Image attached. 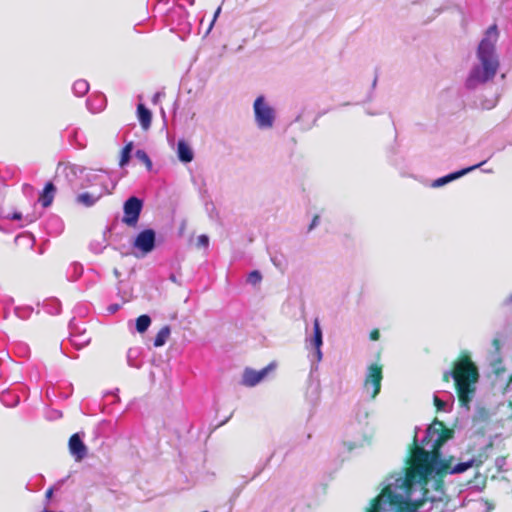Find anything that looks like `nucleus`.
Here are the masks:
<instances>
[{
	"label": "nucleus",
	"instance_id": "obj_1",
	"mask_svg": "<svg viewBox=\"0 0 512 512\" xmlns=\"http://www.w3.org/2000/svg\"><path fill=\"white\" fill-rule=\"evenodd\" d=\"M452 437V431L435 420L427 429L422 444L432 449L427 451L418 445L414 437V449L407 467L387 476L380 484L379 494L371 500L368 512H419L426 501L434 502L427 484L430 479L446 474H461L471 467H479L483 460L470 458L454 464V457H442L440 447Z\"/></svg>",
	"mask_w": 512,
	"mask_h": 512
},
{
	"label": "nucleus",
	"instance_id": "obj_2",
	"mask_svg": "<svg viewBox=\"0 0 512 512\" xmlns=\"http://www.w3.org/2000/svg\"><path fill=\"white\" fill-rule=\"evenodd\" d=\"M498 40V30L496 25L490 26L477 48L478 64H475L465 81V87L474 90L478 86L492 80L500 66L499 58L496 53V43Z\"/></svg>",
	"mask_w": 512,
	"mask_h": 512
},
{
	"label": "nucleus",
	"instance_id": "obj_3",
	"mask_svg": "<svg viewBox=\"0 0 512 512\" xmlns=\"http://www.w3.org/2000/svg\"><path fill=\"white\" fill-rule=\"evenodd\" d=\"M478 378L479 373L477 367L466 353L454 363L452 370L445 371L443 374V380L445 382H449L451 379L454 381L459 402L461 406L467 410L470 409V403L475 397Z\"/></svg>",
	"mask_w": 512,
	"mask_h": 512
},
{
	"label": "nucleus",
	"instance_id": "obj_4",
	"mask_svg": "<svg viewBox=\"0 0 512 512\" xmlns=\"http://www.w3.org/2000/svg\"><path fill=\"white\" fill-rule=\"evenodd\" d=\"M253 111L255 124L260 130H269L274 126L276 111L263 95L255 99Z\"/></svg>",
	"mask_w": 512,
	"mask_h": 512
},
{
	"label": "nucleus",
	"instance_id": "obj_5",
	"mask_svg": "<svg viewBox=\"0 0 512 512\" xmlns=\"http://www.w3.org/2000/svg\"><path fill=\"white\" fill-rule=\"evenodd\" d=\"M382 379V366L378 363L370 364L366 369L363 384L364 393L370 399H375L380 393Z\"/></svg>",
	"mask_w": 512,
	"mask_h": 512
},
{
	"label": "nucleus",
	"instance_id": "obj_6",
	"mask_svg": "<svg viewBox=\"0 0 512 512\" xmlns=\"http://www.w3.org/2000/svg\"><path fill=\"white\" fill-rule=\"evenodd\" d=\"M507 335L504 333H497L491 342L487 359L489 364L496 375L504 372L501 358V348L504 346Z\"/></svg>",
	"mask_w": 512,
	"mask_h": 512
},
{
	"label": "nucleus",
	"instance_id": "obj_7",
	"mask_svg": "<svg viewBox=\"0 0 512 512\" xmlns=\"http://www.w3.org/2000/svg\"><path fill=\"white\" fill-rule=\"evenodd\" d=\"M143 209V200L136 197H129L123 204L122 222L129 227H135L139 221Z\"/></svg>",
	"mask_w": 512,
	"mask_h": 512
},
{
	"label": "nucleus",
	"instance_id": "obj_8",
	"mask_svg": "<svg viewBox=\"0 0 512 512\" xmlns=\"http://www.w3.org/2000/svg\"><path fill=\"white\" fill-rule=\"evenodd\" d=\"M132 246L140 252L141 256L151 253L156 247V232L151 228L140 231L136 235Z\"/></svg>",
	"mask_w": 512,
	"mask_h": 512
},
{
	"label": "nucleus",
	"instance_id": "obj_9",
	"mask_svg": "<svg viewBox=\"0 0 512 512\" xmlns=\"http://www.w3.org/2000/svg\"><path fill=\"white\" fill-rule=\"evenodd\" d=\"M306 342L310 344L313 351V358L316 362H320L322 360V351L321 347L323 344V334L320 326V322L318 318L314 319L313 322V335L311 337L306 338Z\"/></svg>",
	"mask_w": 512,
	"mask_h": 512
},
{
	"label": "nucleus",
	"instance_id": "obj_10",
	"mask_svg": "<svg viewBox=\"0 0 512 512\" xmlns=\"http://www.w3.org/2000/svg\"><path fill=\"white\" fill-rule=\"evenodd\" d=\"M273 364H269L267 367L256 371L252 368H245L241 384L246 387H254L258 385L269 373L270 370L273 369Z\"/></svg>",
	"mask_w": 512,
	"mask_h": 512
},
{
	"label": "nucleus",
	"instance_id": "obj_11",
	"mask_svg": "<svg viewBox=\"0 0 512 512\" xmlns=\"http://www.w3.org/2000/svg\"><path fill=\"white\" fill-rule=\"evenodd\" d=\"M116 182H112L111 188L108 185H104L102 183V189L99 193L93 192H83L77 195L76 202L85 207L93 206L104 194H110L112 190L115 188Z\"/></svg>",
	"mask_w": 512,
	"mask_h": 512
},
{
	"label": "nucleus",
	"instance_id": "obj_12",
	"mask_svg": "<svg viewBox=\"0 0 512 512\" xmlns=\"http://www.w3.org/2000/svg\"><path fill=\"white\" fill-rule=\"evenodd\" d=\"M486 161H482L478 164H475V165H472L470 167H467V168H464V169H461L459 171H456V172H453V173H450L446 176H443V177H440L436 180H434L431 184V187L433 188H439V187H442L466 174H468L469 172L481 167Z\"/></svg>",
	"mask_w": 512,
	"mask_h": 512
},
{
	"label": "nucleus",
	"instance_id": "obj_13",
	"mask_svg": "<svg viewBox=\"0 0 512 512\" xmlns=\"http://www.w3.org/2000/svg\"><path fill=\"white\" fill-rule=\"evenodd\" d=\"M69 451L76 461L83 460L87 455V447L79 433L73 434L69 439Z\"/></svg>",
	"mask_w": 512,
	"mask_h": 512
},
{
	"label": "nucleus",
	"instance_id": "obj_14",
	"mask_svg": "<svg viewBox=\"0 0 512 512\" xmlns=\"http://www.w3.org/2000/svg\"><path fill=\"white\" fill-rule=\"evenodd\" d=\"M76 329H78V324L72 320L69 324L70 338L69 341L76 349H82L86 345H88L91 341V338L86 335V331L83 330V333L76 334Z\"/></svg>",
	"mask_w": 512,
	"mask_h": 512
},
{
	"label": "nucleus",
	"instance_id": "obj_15",
	"mask_svg": "<svg viewBox=\"0 0 512 512\" xmlns=\"http://www.w3.org/2000/svg\"><path fill=\"white\" fill-rule=\"evenodd\" d=\"M177 157L182 163H190L194 159V152L185 140L177 142Z\"/></svg>",
	"mask_w": 512,
	"mask_h": 512
},
{
	"label": "nucleus",
	"instance_id": "obj_16",
	"mask_svg": "<svg viewBox=\"0 0 512 512\" xmlns=\"http://www.w3.org/2000/svg\"><path fill=\"white\" fill-rule=\"evenodd\" d=\"M137 116L140 122L141 127L144 130H147L151 126L152 121V113L151 111L142 103L137 106Z\"/></svg>",
	"mask_w": 512,
	"mask_h": 512
},
{
	"label": "nucleus",
	"instance_id": "obj_17",
	"mask_svg": "<svg viewBox=\"0 0 512 512\" xmlns=\"http://www.w3.org/2000/svg\"><path fill=\"white\" fill-rule=\"evenodd\" d=\"M56 188L52 182H48L42 194L39 197V202L44 208L49 207L52 204Z\"/></svg>",
	"mask_w": 512,
	"mask_h": 512
},
{
	"label": "nucleus",
	"instance_id": "obj_18",
	"mask_svg": "<svg viewBox=\"0 0 512 512\" xmlns=\"http://www.w3.org/2000/svg\"><path fill=\"white\" fill-rule=\"evenodd\" d=\"M0 400L6 407L12 408L19 404L20 397L18 394H15L12 391L7 390L2 392Z\"/></svg>",
	"mask_w": 512,
	"mask_h": 512
},
{
	"label": "nucleus",
	"instance_id": "obj_19",
	"mask_svg": "<svg viewBox=\"0 0 512 512\" xmlns=\"http://www.w3.org/2000/svg\"><path fill=\"white\" fill-rule=\"evenodd\" d=\"M99 172L101 174H99V173H97L96 171H93V170L88 171L85 174L86 181L88 183H90V184H97V183H99L102 186V183H103L104 185H107L105 183V181L103 180V177L105 175V177L109 178L108 173L106 171H104V170H99Z\"/></svg>",
	"mask_w": 512,
	"mask_h": 512
},
{
	"label": "nucleus",
	"instance_id": "obj_20",
	"mask_svg": "<svg viewBox=\"0 0 512 512\" xmlns=\"http://www.w3.org/2000/svg\"><path fill=\"white\" fill-rule=\"evenodd\" d=\"M72 90L75 96L83 97L89 91V83L84 79L74 82Z\"/></svg>",
	"mask_w": 512,
	"mask_h": 512
},
{
	"label": "nucleus",
	"instance_id": "obj_21",
	"mask_svg": "<svg viewBox=\"0 0 512 512\" xmlns=\"http://www.w3.org/2000/svg\"><path fill=\"white\" fill-rule=\"evenodd\" d=\"M83 273V266L80 263H72L67 270L69 281H77Z\"/></svg>",
	"mask_w": 512,
	"mask_h": 512
},
{
	"label": "nucleus",
	"instance_id": "obj_22",
	"mask_svg": "<svg viewBox=\"0 0 512 512\" xmlns=\"http://www.w3.org/2000/svg\"><path fill=\"white\" fill-rule=\"evenodd\" d=\"M43 307L47 313L52 315L59 314L61 311V303L56 298L45 300Z\"/></svg>",
	"mask_w": 512,
	"mask_h": 512
},
{
	"label": "nucleus",
	"instance_id": "obj_23",
	"mask_svg": "<svg viewBox=\"0 0 512 512\" xmlns=\"http://www.w3.org/2000/svg\"><path fill=\"white\" fill-rule=\"evenodd\" d=\"M448 398V400H442L436 394H434V404L438 411L446 412L450 410L451 404L454 402V397L449 393Z\"/></svg>",
	"mask_w": 512,
	"mask_h": 512
},
{
	"label": "nucleus",
	"instance_id": "obj_24",
	"mask_svg": "<svg viewBox=\"0 0 512 512\" xmlns=\"http://www.w3.org/2000/svg\"><path fill=\"white\" fill-rule=\"evenodd\" d=\"M170 332L171 331H170V327L169 326L162 327L159 330V332L157 333V335H156V337L154 339V346L155 347L163 346L166 343V341H167V339H168V337L170 335Z\"/></svg>",
	"mask_w": 512,
	"mask_h": 512
},
{
	"label": "nucleus",
	"instance_id": "obj_25",
	"mask_svg": "<svg viewBox=\"0 0 512 512\" xmlns=\"http://www.w3.org/2000/svg\"><path fill=\"white\" fill-rule=\"evenodd\" d=\"M151 325V318L149 315L147 314H143V315H140L137 319H136V330L139 332V333H144L148 330L149 326Z\"/></svg>",
	"mask_w": 512,
	"mask_h": 512
},
{
	"label": "nucleus",
	"instance_id": "obj_26",
	"mask_svg": "<svg viewBox=\"0 0 512 512\" xmlns=\"http://www.w3.org/2000/svg\"><path fill=\"white\" fill-rule=\"evenodd\" d=\"M133 151V142H129L124 146V148L121 151V157L119 161L120 167L126 166L130 159H131V153Z\"/></svg>",
	"mask_w": 512,
	"mask_h": 512
},
{
	"label": "nucleus",
	"instance_id": "obj_27",
	"mask_svg": "<svg viewBox=\"0 0 512 512\" xmlns=\"http://www.w3.org/2000/svg\"><path fill=\"white\" fill-rule=\"evenodd\" d=\"M64 169L66 171L67 176L73 175L78 176L79 174L82 175L84 172L87 171V169L83 166H79L76 164H65Z\"/></svg>",
	"mask_w": 512,
	"mask_h": 512
},
{
	"label": "nucleus",
	"instance_id": "obj_28",
	"mask_svg": "<svg viewBox=\"0 0 512 512\" xmlns=\"http://www.w3.org/2000/svg\"><path fill=\"white\" fill-rule=\"evenodd\" d=\"M135 157L140 162H142L148 170L152 169V161H151L150 157L148 156V154L144 150H142V149L136 150Z\"/></svg>",
	"mask_w": 512,
	"mask_h": 512
},
{
	"label": "nucleus",
	"instance_id": "obj_29",
	"mask_svg": "<svg viewBox=\"0 0 512 512\" xmlns=\"http://www.w3.org/2000/svg\"><path fill=\"white\" fill-rule=\"evenodd\" d=\"M95 101H99V102H101V103H100L97 107H94V106L92 105V100H91V99H88V100L86 101L87 108H88V109H89V111H91L92 113L100 112V111L103 109L105 99H104V97H103L102 95H100V96L96 97Z\"/></svg>",
	"mask_w": 512,
	"mask_h": 512
},
{
	"label": "nucleus",
	"instance_id": "obj_30",
	"mask_svg": "<svg viewBox=\"0 0 512 512\" xmlns=\"http://www.w3.org/2000/svg\"><path fill=\"white\" fill-rule=\"evenodd\" d=\"M262 280V275L258 270L251 271L247 276V283L256 286Z\"/></svg>",
	"mask_w": 512,
	"mask_h": 512
},
{
	"label": "nucleus",
	"instance_id": "obj_31",
	"mask_svg": "<svg viewBox=\"0 0 512 512\" xmlns=\"http://www.w3.org/2000/svg\"><path fill=\"white\" fill-rule=\"evenodd\" d=\"M32 311L33 309L29 306L15 308V314L20 319H27L31 315Z\"/></svg>",
	"mask_w": 512,
	"mask_h": 512
},
{
	"label": "nucleus",
	"instance_id": "obj_32",
	"mask_svg": "<svg viewBox=\"0 0 512 512\" xmlns=\"http://www.w3.org/2000/svg\"><path fill=\"white\" fill-rule=\"evenodd\" d=\"M138 351L137 349H129L127 353V362L128 365L134 368H139L140 364L137 363L134 359L137 357Z\"/></svg>",
	"mask_w": 512,
	"mask_h": 512
},
{
	"label": "nucleus",
	"instance_id": "obj_33",
	"mask_svg": "<svg viewBox=\"0 0 512 512\" xmlns=\"http://www.w3.org/2000/svg\"><path fill=\"white\" fill-rule=\"evenodd\" d=\"M197 246L207 248L209 246V237L205 234L198 236Z\"/></svg>",
	"mask_w": 512,
	"mask_h": 512
},
{
	"label": "nucleus",
	"instance_id": "obj_34",
	"mask_svg": "<svg viewBox=\"0 0 512 512\" xmlns=\"http://www.w3.org/2000/svg\"><path fill=\"white\" fill-rule=\"evenodd\" d=\"M495 464H496L497 468H498L500 471H502V470H503L504 465L506 464V459H505V457H498V458H496V460H495Z\"/></svg>",
	"mask_w": 512,
	"mask_h": 512
},
{
	"label": "nucleus",
	"instance_id": "obj_35",
	"mask_svg": "<svg viewBox=\"0 0 512 512\" xmlns=\"http://www.w3.org/2000/svg\"><path fill=\"white\" fill-rule=\"evenodd\" d=\"M119 309H120V305L119 304H111V305H109L107 307V311L110 314L116 313Z\"/></svg>",
	"mask_w": 512,
	"mask_h": 512
},
{
	"label": "nucleus",
	"instance_id": "obj_36",
	"mask_svg": "<svg viewBox=\"0 0 512 512\" xmlns=\"http://www.w3.org/2000/svg\"><path fill=\"white\" fill-rule=\"evenodd\" d=\"M319 222H320V217L318 215L314 216L308 230L309 231L313 230L319 224Z\"/></svg>",
	"mask_w": 512,
	"mask_h": 512
},
{
	"label": "nucleus",
	"instance_id": "obj_37",
	"mask_svg": "<svg viewBox=\"0 0 512 512\" xmlns=\"http://www.w3.org/2000/svg\"><path fill=\"white\" fill-rule=\"evenodd\" d=\"M495 105H496V101L490 100L488 102L483 103L482 108L489 110V109H492L493 107H495Z\"/></svg>",
	"mask_w": 512,
	"mask_h": 512
},
{
	"label": "nucleus",
	"instance_id": "obj_38",
	"mask_svg": "<svg viewBox=\"0 0 512 512\" xmlns=\"http://www.w3.org/2000/svg\"><path fill=\"white\" fill-rule=\"evenodd\" d=\"M163 96H164V93H163V92H160V91H159V92H156V93L154 94L153 98H152V102H153L154 104H157V103L159 102L160 98H161V97H163Z\"/></svg>",
	"mask_w": 512,
	"mask_h": 512
},
{
	"label": "nucleus",
	"instance_id": "obj_39",
	"mask_svg": "<svg viewBox=\"0 0 512 512\" xmlns=\"http://www.w3.org/2000/svg\"><path fill=\"white\" fill-rule=\"evenodd\" d=\"M8 219L21 220L22 219V214L20 212H14L11 215L9 214V218Z\"/></svg>",
	"mask_w": 512,
	"mask_h": 512
},
{
	"label": "nucleus",
	"instance_id": "obj_40",
	"mask_svg": "<svg viewBox=\"0 0 512 512\" xmlns=\"http://www.w3.org/2000/svg\"><path fill=\"white\" fill-rule=\"evenodd\" d=\"M379 331L378 330H373L371 333H370V339L373 340V341H376L379 339Z\"/></svg>",
	"mask_w": 512,
	"mask_h": 512
},
{
	"label": "nucleus",
	"instance_id": "obj_41",
	"mask_svg": "<svg viewBox=\"0 0 512 512\" xmlns=\"http://www.w3.org/2000/svg\"><path fill=\"white\" fill-rule=\"evenodd\" d=\"M72 133H73V138H74V140H75L76 142H78V141H77L78 131H77V130H74ZM77 144H78V146H79L80 148L85 147V144H81V143H77Z\"/></svg>",
	"mask_w": 512,
	"mask_h": 512
},
{
	"label": "nucleus",
	"instance_id": "obj_42",
	"mask_svg": "<svg viewBox=\"0 0 512 512\" xmlns=\"http://www.w3.org/2000/svg\"><path fill=\"white\" fill-rule=\"evenodd\" d=\"M0 218H9V214H5L3 208L0 206Z\"/></svg>",
	"mask_w": 512,
	"mask_h": 512
},
{
	"label": "nucleus",
	"instance_id": "obj_43",
	"mask_svg": "<svg viewBox=\"0 0 512 512\" xmlns=\"http://www.w3.org/2000/svg\"><path fill=\"white\" fill-rule=\"evenodd\" d=\"M169 280H171L174 283H178L177 277L174 273H171L169 276Z\"/></svg>",
	"mask_w": 512,
	"mask_h": 512
},
{
	"label": "nucleus",
	"instance_id": "obj_44",
	"mask_svg": "<svg viewBox=\"0 0 512 512\" xmlns=\"http://www.w3.org/2000/svg\"><path fill=\"white\" fill-rule=\"evenodd\" d=\"M178 2H181V3H187L188 5H193L194 4V1L195 0H177Z\"/></svg>",
	"mask_w": 512,
	"mask_h": 512
},
{
	"label": "nucleus",
	"instance_id": "obj_45",
	"mask_svg": "<svg viewBox=\"0 0 512 512\" xmlns=\"http://www.w3.org/2000/svg\"><path fill=\"white\" fill-rule=\"evenodd\" d=\"M52 494H53V489L52 488H49L47 491H46V497L48 499H50L52 497Z\"/></svg>",
	"mask_w": 512,
	"mask_h": 512
},
{
	"label": "nucleus",
	"instance_id": "obj_46",
	"mask_svg": "<svg viewBox=\"0 0 512 512\" xmlns=\"http://www.w3.org/2000/svg\"><path fill=\"white\" fill-rule=\"evenodd\" d=\"M360 445V443H354L353 445L349 443L348 445V449L349 450H352L353 448H355L356 446Z\"/></svg>",
	"mask_w": 512,
	"mask_h": 512
},
{
	"label": "nucleus",
	"instance_id": "obj_47",
	"mask_svg": "<svg viewBox=\"0 0 512 512\" xmlns=\"http://www.w3.org/2000/svg\"><path fill=\"white\" fill-rule=\"evenodd\" d=\"M84 329H81V327L78 325V329H76V334L83 333Z\"/></svg>",
	"mask_w": 512,
	"mask_h": 512
},
{
	"label": "nucleus",
	"instance_id": "obj_48",
	"mask_svg": "<svg viewBox=\"0 0 512 512\" xmlns=\"http://www.w3.org/2000/svg\"><path fill=\"white\" fill-rule=\"evenodd\" d=\"M220 11H221V8L219 7V8L216 10V12H215L214 18H216V17L219 15Z\"/></svg>",
	"mask_w": 512,
	"mask_h": 512
},
{
	"label": "nucleus",
	"instance_id": "obj_49",
	"mask_svg": "<svg viewBox=\"0 0 512 512\" xmlns=\"http://www.w3.org/2000/svg\"><path fill=\"white\" fill-rule=\"evenodd\" d=\"M377 79L375 78L372 84V87L374 88L376 86Z\"/></svg>",
	"mask_w": 512,
	"mask_h": 512
},
{
	"label": "nucleus",
	"instance_id": "obj_50",
	"mask_svg": "<svg viewBox=\"0 0 512 512\" xmlns=\"http://www.w3.org/2000/svg\"><path fill=\"white\" fill-rule=\"evenodd\" d=\"M12 302H13V298H8V299H7V303H9V304H10V303H12Z\"/></svg>",
	"mask_w": 512,
	"mask_h": 512
},
{
	"label": "nucleus",
	"instance_id": "obj_51",
	"mask_svg": "<svg viewBox=\"0 0 512 512\" xmlns=\"http://www.w3.org/2000/svg\"><path fill=\"white\" fill-rule=\"evenodd\" d=\"M114 274H115V275H118V274H119V272H118V270H117V269H115V270H114Z\"/></svg>",
	"mask_w": 512,
	"mask_h": 512
},
{
	"label": "nucleus",
	"instance_id": "obj_52",
	"mask_svg": "<svg viewBox=\"0 0 512 512\" xmlns=\"http://www.w3.org/2000/svg\"><path fill=\"white\" fill-rule=\"evenodd\" d=\"M367 114L369 115H374V113L370 112V111H367Z\"/></svg>",
	"mask_w": 512,
	"mask_h": 512
}]
</instances>
